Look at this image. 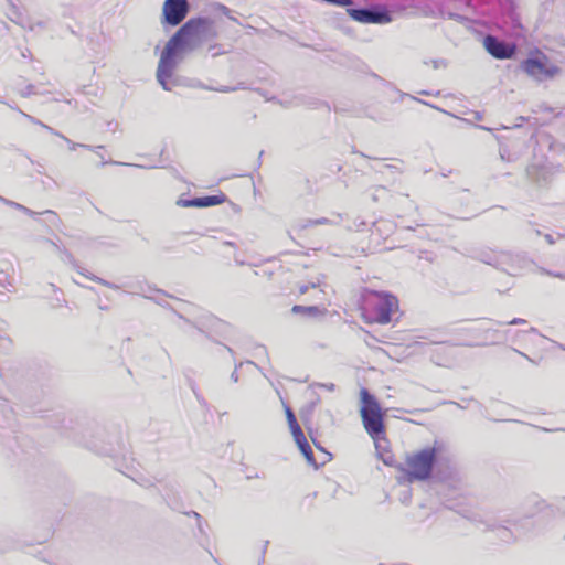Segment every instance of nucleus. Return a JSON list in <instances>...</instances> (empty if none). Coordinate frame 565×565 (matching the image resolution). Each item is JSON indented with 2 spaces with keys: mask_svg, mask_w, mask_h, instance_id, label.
<instances>
[{
  "mask_svg": "<svg viewBox=\"0 0 565 565\" xmlns=\"http://www.w3.org/2000/svg\"><path fill=\"white\" fill-rule=\"evenodd\" d=\"M360 311L365 323L385 326L398 313L399 301L390 292L364 289L361 294Z\"/></svg>",
  "mask_w": 565,
  "mask_h": 565,
  "instance_id": "nucleus-1",
  "label": "nucleus"
},
{
  "mask_svg": "<svg viewBox=\"0 0 565 565\" xmlns=\"http://www.w3.org/2000/svg\"><path fill=\"white\" fill-rule=\"evenodd\" d=\"M436 457L437 450L435 447H426L406 454L404 462L396 466L398 483H414L429 479Z\"/></svg>",
  "mask_w": 565,
  "mask_h": 565,
  "instance_id": "nucleus-2",
  "label": "nucleus"
},
{
  "mask_svg": "<svg viewBox=\"0 0 565 565\" xmlns=\"http://www.w3.org/2000/svg\"><path fill=\"white\" fill-rule=\"evenodd\" d=\"M360 398L362 403L360 415L364 429L377 443L385 434L384 413L376 398L366 388L360 391Z\"/></svg>",
  "mask_w": 565,
  "mask_h": 565,
  "instance_id": "nucleus-3",
  "label": "nucleus"
},
{
  "mask_svg": "<svg viewBox=\"0 0 565 565\" xmlns=\"http://www.w3.org/2000/svg\"><path fill=\"white\" fill-rule=\"evenodd\" d=\"M537 57H530L522 62V70L530 76L545 75L546 77H553L559 73V68L555 65L547 66V56L540 50L534 52Z\"/></svg>",
  "mask_w": 565,
  "mask_h": 565,
  "instance_id": "nucleus-4",
  "label": "nucleus"
},
{
  "mask_svg": "<svg viewBox=\"0 0 565 565\" xmlns=\"http://www.w3.org/2000/svg\"><path fill=\"white\" fill-rule=\"evenodd\" d=\"M483 46L489 54L499 60L511 58L516 52L515 44L504 43L492 35H487L483 39Z\"/></svg>",
  "mask_w": 565,
  "mask_h": 565,
  "instance_id": "nucleus-5",
  "label": "nucleus"
},
{
  "mask_svg": "<svg viewBox=\"0 0 565 565\" xmlns=\"http://www.w3.org/2000/svg\"><path fill=\"white\" fill-rule=\"evenodd\" d=\"M188 13L186 0H166L163 3V15L167 23L178 25Z\"/></svg>",
  "mask_w": 565,
  "mask_h": 565,
  "instance_id": "nucleus-6",
  "label": "nucleus"
},
{
  "mask_svg": "<svg viewBox=\"0 0 565 565\" xmlns=\"http://www.w3.org/2000/svg\"><path fill=\"white\" fill-rule=\"evenodd\" d=\"M174 41L175 36L168 42L158 65L157 77L163 88H167L166 79L171 76L172 72L171 57L177 45Z\"/></svg>",
  "mask_w": 565,
  "mask_h": 565,
  "instance_id": "nucleus-7",
  "label": "nucleus"
},
{
  "mask_svg": "<svg viewBox=\"0 0 565 565\" xmlns=\"http://www.w3.org/2000/svg\"><path fill=\"white\" fill-rule=\"evenodd\" d=\"M226 195L223 192L218 191L214 195L195 198L192 200L180 199L178 200L177 204L181 207H209L223 204L224 202H226Z\"/></svg>",
  "mask_w": 565,
  "mask_h": 565,
  "instance_id": "nucleus-8",
  "label": "nucleus"
},
{
  "mask_svg": "<svg viewBox=\"0 0 565 565\" xmlns=\"http://www.w3.org/2000/svg\"><path fill=\"white\" fill-rule=\"evenodd\" d=\"M349 15L361 23H388L391 17L386 12H373L367 9H350Z\"/></svg>",
  "mask_w": 565,
  "mask_h": 565,
  "instance_id": "nucleus-9",
  "label": "nucleus"
},
{
  "mask_svg": "<svg viewBox=\"0 0 565 565\" xmlns=\"http://www.w3.org/2000/svg\"><path fill=\"white\" fill-rule=\"evenodd\" d=\"M294 437L295 443L297 444L299 450L305 456V458L308 460V462H315V456L313 451L307 441V438L302 431V429H299L291 434Z\"/></svg>",
  "mask_w": 565,
  "mask_h": 565,
  "instance_id": "nucleus-10",
  "label": "nucleus"
},
{
  "mask_svg": "<svg viewBox=\"0 0 565 565\" xmlns=\"http://www.w3.org/2000/svg\"><path fill=\"white\" fill-rule=\"evenodd\" d=\"M291 312L295 315H305L309 317H320L327 313V309L322 306H301L295 305L291 308Z\"/></svg>",
  "mask_w": 565,
  "mask_h": 565,
  "instance_id": "nucleus-11",
  "label": "nucleus"
},
{
  "mask_svg": "<svg viewBox=\"0 0 565 565\" xmlns=\"http://www.w3.org/2000/svg\"><path fill=\"white\" fill-rule=\"evenodd\" d=\"M309 290L312 291V298H311L312 300L317 301V300H322L323 299L324 291H323L322 288H320L316 284L300 285V286L297 287V289L294 291V294L299 297L301 295H305Z\"/></svg>",
  "mask_w": 565,
  "mask_h": 565,
  "instance_id": "nucleus-12",
  "label": "nucleus"
},
{
  "mask_svg": "<svg viewBox=\"0 0 565 565\" xmlns=\"http://www.w3.org/2000/svg\"><path fill=\"white\" fill-rule=\"evenodd\" d=\"M285 414H286L287 423H288V426H289V429H290L291 434L297 431V430H299V429H301L300 425L297 422V418H296L294 412L287 405L285 406Z\"/></svg>",
  "mask_w": 565,
  "mask_h": 565,
  "instance_id": "nucleus-13",
  "label": "nucleus"
},
{
  "mask_svg": "<svg viewBox=\"0 0 565 565\" xmlns=\"http://www.w3.org/2000/svg\"><path fill=\"white\" fill-rule=\"evenodd\" d=\"M379 457L385 466H388V467L397 466V465H395L396 463L395 456L391 449L379 450Z\"/></svg>",
  "mask_w": 565,
  "mask_h": 565,
  "instance_id": "nucleus-14",
  "label": "nucleus"
},
{
  "mask_svg": "<svg viewBox=\"0 0 565 565\" xmlns=\"http://www.w3.org/2000/svg\"><path fill=\"white\" fill-rule=\"evenodd\" d=\"M526 323V321L524 319H521V318H515L511 321L508 322V324H511V326H514V324H524Z\"/></svg>",
  "mask_w": 565,
  "mask_h": 565,
  "instance_id": "nucleus-15",
  "label": "nucleus"
},
{
  "mask_svg": "<svg viewBox=\"0 0 565 565\" xmlns=\"http://www.w3.org/2000/svg\"><path fill=\"white\" fill-rule=\"evenodd\" d=\"M202 26L203 24L201 22H198V42H200L202 38Z\"/></svg>",
  "mask_w": 565,
  "mask_h": 565,
  "instance_id": "nucleus-16",
  "label": "nucleus"
}]
</instances>
